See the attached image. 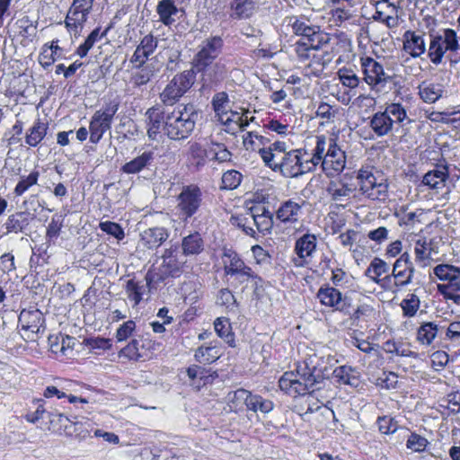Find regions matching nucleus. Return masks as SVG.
<instances>
[{"instance_id":"0e129e2a","label":"nucleus","mask_w":460,"mask_h":460,"mask_svg":"<svg viewBox=\"0 0 460 460\" xmlns=\"http://www.w3.org/2000/svg\"><path fill=\"white\" fill-rule=\"evenodd\" d=\"M428 445L429 441L427 438L415 432L409 436L406 442L407 448L416 453L424 452Z\"/></svg>"},{"instance_id":"a19ab883","label":"nucleus","mask_w":460,"mask_h":460,"mask_svg":"<svg viewBox=\"0 0 460 460\" xmlns=\"http://www.w3.org/2000/svg\"><path fill=\"white\" fill-rule=\"evenodd\" d=\"M257 0H233L230 7L234 19L249 18L254 12Z\"/></svg>"},{"instance_id":"8fccbe9b","label":"nucleus","mask_w":460,"mask_h":460,"mask_svg":"<svg viewBox=\"0 0 460 460\" xmlns=\"http://www.w3.org/2000/svg\"><path fill=\"white\" fill-rule=\"evenodd\" d=\"M251 392L243 388L229 393L228 402L231 410L237 412L243 410V406L247 408Z\"/></svg>"},{"instance_id":"37998d69","label":"nucleus","mask_w":460,"mask_h":460,"mask_svg":"<svg viewBox=\"0 0 460 460\" xmlns=\"http://www.w3.org/2000/svg\"><path fill=\"white\" fill-rule=\"evenodd\" d=\"M48 128L49 126L47 123L37 119L26 134V144L30 146H37L45 137Z\"/></svg>"},{"instance_id":"aec40b11","label":"nucleus","mask_w":460,"mask_h":460,"mask_svg":"<svg viewBox=\"0 0 460 460\" xmlns=\"http://www.w3.org/2000/svg\"><path fill=\"white\" fill-rule=\"evenodd\" d=\"M155 160V153L152 149H146L131 159L129 162L125 163L120 171L126 174H137L144 171H150L154 166Z\"/></svg>"},{"instance_id":"13d9d810","label":"nucleus","mask_w":460,"mask_h":460,"mask_svg":"<svg viewBox=\"0 0 460 460\" xmlns=\"http://www.w3.org/2000/svg\"><path fill=\"white\" fill-rule=\"evenodd\" d=\"M420 301L417 295L408 294L407 296L401 302V307L403 315L406 317H413L416 315L420 309Z\"/></svg>"},{"instance_id":"a18cd8bd","label":"nucleus","mask_w":460,"mask_h":460,"mask_svg":"<svg viewBox=\"0 0 460 460\" xmlns=\"http://www.w3.org/2000/svg\"><path fill=\"white\" fill-rule=\"evenodd\" d=\"M308 60L309 63L304 67V75L305 76L311 77L320 76L328 64V61L324 59V56L323 54H315L314 53Z\"/></svg>"},{"instance_id":"603ef678","label":"nucleus","mask_w":460,"mask_h":460,"mask_svg":"<svg viewBox=\"0 0 460 460\" xmlns=\"http://www.w3.org/2000/svg\"><path fill=\"white\" fill-rule=\"evenodd\" d=\"M438 331V328L435 323H424L418 329L417 340L422 345H430L436 338Z\"/></svg>"},{"instance_id":"c9c22d12","label":"nucleus","mask_w":460,"mask_h":460,"mask_svg":"<svg viewBox=\"0 0 460 460\" xmlns=\"http://www.w3.org/2000/svg\"><path fill=\"white\" fill-rule=\"evenodd\" d=\"M179 9L173 0H161L156 5V13L159 21L165 26L170 27L175 23L174 16L178 13Z\"/></svg>"},{"instance_id":"864d4df0","label":"nucleus","mask_w":460,"mask_h":460,"mask_svg":"<svg viewBox=\"0 0 460 460\" xmlns=\"http://www.w3.org/2000/svg\"><path fill=\"white\" fill-rule=\"evenodd\" d=\"M390 267L387 262L380 258H374L366 270V275L374 282L379 283V278L389 271Z\"/></svg>"},{"instance_id":"3c124183","label":"nucleus","mask_w":460,"mask_h":460,"mask_svg":"<svg viewBox=\"0 0 460 460\" xmlns=\"http://www.w3.org/2000/svg\"><path fill=\"white\" fill-rule=\"evenodd\" d=\"M274 408L272 401L263 398L261 395L251 393L250 400H248L247 410L253 412L269 413Z\"/></svg>"},{"instance_id":"79ce46f5","label":"nucleus","mask_w":460,"mask_h":460,"mask_svg":"<svg viewBox=\"0 0 460 460\" xmlns=\"http://www.w3.org/2000/svg\"><path fill=\"white\" fill-rule=\"evenodd\" d=\"M183 254L197 255L204 249V242L199 233L195 232L185 236L181 242Z\"/></svg>"},{"instance_id":"393cba45","label":"nucleus","mask_w":460,"mask_h":460,"mask_svg":"<svg viewBox=\"0 0 460 460\" xmlns=\"http://www.w3.org/2000/svg\"><path fill=\"white\" fill-rule=\"evenodd\" d=\"M197 72L201 73L203 85L212 86L222 82L227 75L228 69L226 63L219 59L216 62L207 66L204 69H199Z\"/></svg>"},{"instance_id":"9d476101","label":"nucleus","mask_w":460,"mask_h":460,"mask_svg":"<svg viewBox=\"0 0 460 460\" xmlns=\"http://www.w3.org/2000/svg\"><path fill=\"white\" fill-rule=\"evenodd\" d=\"M192 82L189 73L183 72L172 77L160 93L161 102L166 106H172L191 87Z\"/></svg>"},{"instance_id":"f3484780","label":"nucleus","mask_w":460,"mask_h":460,"mask_svg":"<svg viewBox=\"0 0 460 460\" xmlns=\"http://www.w3.org/2000/svg\"><path fill=\"white\" fill-rule=\"evenodd\" d=\"M305 201L297 199H288L280 204L276 211V218L285 225L298 223L304 216V205Z\"/></svg>"},{"instance_id":"338daca9","label":"nucleus","mask_w":460,"mask_h":460,"mask_svg":"<svg viewBox=\"0 0 460 460\" xmlns=\"http://www.w3.org/2000/svg\"><path fill=\"white\" fill-rule=\"evenodd\" d=\"M99 227L102 232L114 236L118 240H122L125 237L124 230L118 223L111 221L101 222Z\"/></svg>"},{"instance_id":"c756f323","label":"nucleus","mask_w":460,"mask_h":460,"mask_svg":"<svg viewBox=\"0 0 460 460\" xmlns=\"http://www.w3.org/2000/svg\"><path fill=\"white\" fill-rule=\"evenodd\" d=\"M149 341L143 338L133 339L119 351V356L137 361L147 357Z\"/></svg>"},{"instance_id":"c85d7f7f","label":"nucleus","mask_w":460,"mask_h":460,"mask_svg":"<svg viewBox=\"0 0 460 460\" xmlns=\"http://www.w3.org/2000/svg\"><path fill=\"white\" fill-rule=\"evenodd\" d=\"M448 176L449 172L447 166L437 165L433 170L424 174L421 184L430 190H439L445 187Z\"/></svg>"},{"instance_id":"b1692460","label":"nucleus","mask_w":460,"mask_h":460,"mask_svg":"<svg viewBox=\"0 0 460 460\" xmlns=\"http://www.w3.org/2000/svg\"><path fill=\"white\" fill-rule=\"evenodd\" d=\"M19 323L22 330L33 334L43 332L45 329V319L39 309H23L19 315Z\"/></svg>"},{"instance_id":"ea45409f","label":"nucleus","mask_w":460,"mask_h":460,"mask_svg":"<svg viewBox=\"0 0 460 460\" xmlns=\"http://www.w3.org/2000/svg\"><path fill=\"white\" fill-rule=\"evenodd\" d=\"M339 112V106L335 104L331 105L325 102H320L316 107L315 117L321 120V126H326L335 122Z\"/></svg>"},{"instance_id":"4c0bfd02","label":"nucleus","mask_w":460,"mask_h":460,"mask_svg":"<svg viewBox=\"0 0 460 460\" xmlns=\"http://www.w3.org/2000/svg\"><path fill=\"white\" fill-rule=\"evenodd\" d=\"M49 427L48 429L52 432L61 433L64 431L67 435H71V432L68 430V423L74 424L77 426L79 422L75 421V417L72 419L62 414V413H49Z\"/></svg>"},{"instance_id":"473e14b6","label":"nucleus","mask_w":460,"mask_h":460,"mask_svg":"<svg viewBox=\"0 0 460 460\" xmlns=\"http://www.w3.org/2000/svg\"><path fill=\"white\" fill-rule=\"evenodd\" d=\"M447 91L442 84L432 82H422L419 85V95L426 103H434L440 98L446 96Z\"/></svg>"},{"instance_id":"423d86ee","label":"nucleus","mask_w":460,"mask_h":460,"mask_svg":"<svg viewBox=\"0 0 460 460\" xmlns=\"http://www.w3.org/2000/svg\"><path fill=\"white\" fill-rule=\"evenodd\" d=\"M94 0H73L64 23L70 35L78 38L93 11Z\"/></svg>"},{"instance_id":"6ab92c4d","label":"nucleus","mask_w":460,"mask_h":460,"mask_svg":"<svg viewBox=\"0 0 460 460\" xmlns=\"http://www.w3.org/2000/svg\"><path fill=\"white\" fill-rule=\"evenodd\" d=\"M433 274L446 284H438V287L447 288V290L453 289L460 291V267L452 264L441 263L434 267Z\"/></svg>"},{"instance_id":"2f4dec72","label":"nucleus","mask_w":460,"mask_h":460,"mask_svg":"<svg viewBox=\"0 0 460 460\" xmlns=\"http://www.w3.org/2000/svg\"><path fill=\"white\" fill-rule=\"evenodd\" d=\"M394 121L385 111L376 112L370 119L369 127L374 134L382 137L389 135L394 129Z\"/></svg>"},{"instance_id":"09e8293b","label":"nucleus","mask_w":460,"mask_h":460,"mask_svg":"<svg viewBox=\"0 0 460 460\" xmlns=\"http://www.w3.org/2000/svg\"><path fill=\"white\" fill-rule=\"evenodd\" d=\"M221 356L220 349L217 346H200L195 351V359L202 364L215 362Z\"/></svg>"},{"instance_id":"20e7f679","label":"nucleus","mask_w":460,"mask_h":460,"mask_svg":"<svg viewBox=\"0 0 460 460\" xmlns=\"http://www.w3.org/2000/svg\"><path fill=\"white\" fill-rule=\"evenodd\" d=\"M429 37L428 57L433 65L441 64L446 52L460 49L459 37L453 29H443L437 33H430Z\"/></svg>"},{"instance_id":"5fc2aeb1","label":"nucleus","mask_w":460,"mask_h":460,"mask_svg":"<svg viewBox=\"0 0 460 460\" xmlns=\"http://www.w3.org/2000/svg\"><path fill=\"white\" fill-rule=\"evenodd\" d=\"M39 177H40V172L38 171H32L28 175H22L13 190V193L16 196H22L31 187L37 184V182L39 181Z\"/></svg>"},{"instance_id":"72a5a7b5","label":"nucleus","mask_w":460,"mask_h":460,"mask_svg":"<svg viewBox=\"0 0 460 460\" xmlns=\"http://www.w3.org/2000/svg\"><path fill=\"white\" fill-rule=\"evenodd\" d=\"M251 218L261 233H270L273 226V215L264 206L251 208Z\"/></svg>"},{"instance_id":"0eeeda50","label":"nucleus","mask_w":460,"mask_h":460,"mask_svg":"<svg viewBox=\"0 0 460 460\" xmlns=\"http://www.w3.org/2000/svg\"><path fill=\"white\" fill-rule=\"evenodd\" d=\"M224 271L226 276L234 277L237 283L243 284L249 280H261L260 277L247 266L240 256L232 250H225L222 257Z\"/></svg>"},{"instance_id":"6e6d98bb","label":"nucleus","mask_w":460,"mask_h":460,"mask_svg":"<svg viewBox=\"0 0 460 460\" xmlns=\"http://www.w3.org/2000/svg\"><path fill=\"white\" fill-rule=\"evenodd\" d=\"M208 154L211 155L212 160L218 163H226L232 160V153L221 143L212 142Z\"/></svg>"},{"instance_id":"a878e982","label":"nucleus","mask_w":460,"mask_h":460,"mask_svg":"<svg viewBox=\"0 0 460 460\" xmlns=\"http://www.w3.org/2000/svg\"><path fill=\"white\" fill-rule=\"evenodd\" d=\"M158 40L152 34H147L137 46L129 61L131 64L144 65L148 63L149 57L155 51Z\"/></svg>"},{"instance_id":"ddd939ff","label":"nucleus","mask_w":460,"mask_h":460,"mask_svg":"<svg viewBox=\"0 0 460 460\" xmlns=\"http://www.w3.org/2000/svg\"><path fill=\"white\" fill-rule=\"evenodd\" d=\"M415 268L408 252H403L394 263L392 273L384 278L385 280L394 279V286L403 288L412 282Z\"/></svg>"},{"instance_id":"cd10ccee","label":"nucleus","mask_w":460,"mask_h":460,"mask_svg":"<svg viewBox=\"0 0 460 460\" xmlns=\"http://www.w3.org/2000/svg\"><path fill=\"white\" fill-rule=\"evenodd\" d=\"M179 255V252L174 249H166L162 256V270L164 274L172 277H177L181 274L182 267L185 263Z\"/></svg>"},{"instance_id":"de8ad7c7","label":"nucleus","mask_w":460,"mask_h":460,"mask_svg":"<svg viewBox=\"0 0 460 460\" xmlns=\"http://www.w3.org/2000/svg\"><path fill=\"white\" fill-rule=\"evenodd\" d=\"M29 225L27 215L24 212H18L8 217L4 223L6 233H21Z\"/></svg>"},{"instance_id":"c03bdc74","label":"nucleus","mask_w":460,"mask_h":460,"mask_svg":"<svg viewBox=\"0 0 460 460\" xmlns=\"http://www.w3.org/2000/svg\"><path fill=\"white\" fill-rule=\"evenodd\" d=\"M211 104L219 121L231 111L230 100L226 92L217 93L212 98Z\"/></svg>"},{"instance_id":"052dcab7","label":"nucleus","mask_w":460,"mask_h":460,"mask_svg":"<svg viewBox=\"0 0 460 460\" xmlns=\"http://www.w3.org/2000/svg\"><path fill=\"white\" fill-rule=\"evenodd\" d=\"M415 261L421 267H426L430 260L431 253L425 240L419 239L414 247Z\"/></svg>"},{"instance_id":"7c9ffc66","label":"nucleus","mask_w":460,"mask_h":460,"mask_svg":"<svg viewBox=\"0 0 460 460\" xmlns=\"http://www.w3.org/2000/svg\"><path fill=\"white\" fill-rule=\"evenodd\" d=\"M327 139L324 135L315 137V146L312 149L311 153H308V156H305V162L310 167V172H314L318 165L323 168V159H325V154L327 152Z\"/></svg>"},{"instance_id":"4468645a","label":"nucleus","mask_w":460,"mask_h":460,"mask_svg":"<svg viewBox=\"0 0 460 460\" xmlns=\"http://www.w3.org/2000/svg\"><path fill=\"white\" fill-rule=\"evenodd\" d=\"M223 46L220 37H212L204 40L199 46V51L193 58V67L196 71L206 68L214 62L219 55Z\"/></svg>"},{"instance_id":"2eb2a0df","label":"nucleus","mask_w":460,"mask_h":460,"mask_svg":"<svg viewBox=\"0 0 460 460\" xmlns=\"http://www.w3.org/2000/svg\"><path fill=\"white\" fill-rule=\"evenodd\" d=\"M346 165L345 152L336 144L334 139H330L325 159H323V172L327 176L340 174Z\"/></svg>"},{"instance_id":"e433bc0d","label":"nucleus","mask_w":460,"mask_h":460,"mask_svg":"<svg viewBox=\"0 0 460 460\" xmlns=\"http://www.w3.org/2000/svg\"><path fill=\"white\" fill-rule=\"evenodd\" d=\"M333 378L341 385L358 386L359 384V372L350 366H340L333 370Z\"/></svg>"},{"instance_id":"680f3d73","label":"nucleus","mask_w":460,"mask_h":460,"mask_svg":"<svg viewBox=\"0 0 460 460\" xmlns=\"http://www.w3.org/2000/svg\"><path fill=\"white\" fill-rule=\"evenodd\" d=\"M337 75L341 84L348 88L354 89L359 84V77L350 68L342 67Z\"/></svg>"},{"instance_id":"9b49d317","label":"nucleus","mask_w":460,"mask_h":460,"mask_svg":"<svg viewBox=\"0 0 460 460\" xmlns=\"http://www.w3.org/2000/svg\"><path fill=\"white\" fill-rule=\"evenodd\" d=\"M305 156H308L306 150L293 149L288 151L279 172L287 178H295L310 172Z\"/></svg>"},{"instance_id":"69168bd1","label":"nucleus","mask_w":460,"mask_h":460,"mask_svg":"<svg viewBox=\"0 0 460 460\" xmlns=\"http://www.w3.org/2000/svg\"><path fill=\"white\" fill-rule=\"evenodd\" d=\"M256 141L261 145H265L269 142V139L253 131L247 132L246 135L243 136V143L246 150L255 151L257 148L259 149L260 147Z\"/></svg>"},{"instance_id":"f03ea898","label":"nucleus","mask_w":460,"mask_h":460,"mask_svg":"<svg viewBox=\"0 0 460 460\" xmlns=\"http://www.w3.org/2000/svg\"><path fill=\"white\" fill-rule=\"evenodd\" d=\"M198 117L192 103L164 109V132L172 140H184L193 132Z\"/></svg>"},{"instance_id":"f8f14e48","label":"nucleus","mask_w":460,"mask_h":460,"mask_svg":"<svg viewBox=\"0 0 460 460\" xmlns=\"http://www.w3.org/2000/svg\"><path fill=\"white\" fill-rule=\"evenodd\" d=\"M361 70L364 75V81L370 86L371 90L380 91L390 76L385 73L383 66L370 57L360 58Z\"/></svg>"},{"instance_id":"bf43d9fd","label":"nucleus","mask_w":460,"mask_h":460,"mask_svg":"<svg viewBox=\"0 0 460 460\" xmlns=\"http://www.w3.org/2000/svg\"><path fill=\"white\" fill-rule=\"evenodd\" d=\"M331 35L321 30L315 31L305 40V43L313 51L320 50L330 43Z\"/></svg>"},{"instance_id":"39448f33","label":"nucleus","mask_w":460,"mask_h":460,"mask_svg":"<svg viewBox=\"0 0 460 460\" xmlns=\"http://www.w3.org/2000/svg\"><path fill=\"white\" fill-rule=\"evenodd\" d=\"M119 106L118 101H110L92 116L89 125L90 141L92 143L97 144L102 138L104 133L111 128Z\"/></svg>"},{"instance_id":"6e6552de","label":"nucleus","mask_w":460,"mask_h":460,"mask_svg":"<svg viewBox=\"0 0 460 460\" xmlns=\"http://www.w3.org/2000/svg\"><path fill=\"white\" fill-rule=\"evenodd\" d=\"M203 203V193L196 184L184 185L177 196V208L184 221L194 216Z\"/></svg>"},{"instance_id":"a211bd4d","label":"nucleus","mask_w":460,"mask_h":460,"mask_svg":"<svg viewBox=\"0 0 460 460\" xmlns=\"http://www.w3.org/2000/svg\"><path fill=\"white\" fill-rule=\"evenodd\" d=\"M316 250V236L305 234L298 238L295 244V252L297 258L294 259L296 267H304L309 263L310 258Z\"/></svg>"},{"instance_id":"dca6fc26","label":"nucleus","mask_w":460,"mask_h":460,"mask_svg":"<svg viewBox=\"0 0 460 460\" xmlns=\"http://www.w3.org/2000/svg\"><path fill=\"white\" fill-rule=\"evenodd\" d=\"M284 141H275L268 147L259 148V154L265 164L273 172H279L288 151Z\"/></svg>"},{"instance_id":"e2e57ef3","label":"nucleus","mask_w":460,"mask_h":460,"mask_svg":"<svg viewBox=\"0 0 460 460\" xmlns=\"http://www.w3.org/2000/svg\"><path fill=\"white\" fill-rule=\"evenodd\" d=\"M221 188L225 190H234L242 181V174L236 170H229L224 172Z\"/></svg>"},{"instance_id":"774afa93","label":"nucleus","mask_w":460,"mask_h":460,"mask_svg":"<svg viewBox=\"0 0 460 460\" xmlns=\"http://www.w3.org/2000/svg\"><path fill=\"white\" fill-rule=\"evenodd\" d=\"M377 425L380 432L385 435L393 434L398 429L397 421L389 416L378 417Z\"/></svg>"},{"instance_id":"412c9836","label":"nucleus","mask_w":460,"mask_h":460,"mask_svg":"<svg viewBox=\"0 0 460 460\" xmlns=\"http://www.w3.org/2000/svg\"><path fill=\"white\" fill-rule=\"evenodd\" d=\"M424 37V31H406L402 35L403 50L413 58L421 57L427 51Z\"/></svg>"},{"instance_id":"f704fd0d","label":"nucleus","mask_w":460,"mask_h":460,"mask_svg":"<svg viewBox=\"0 0 460 460\" xmlns=\"http://www.w3.org/2000/svg\"><path fill=\"white\" fill-rule=\"evenodd\" d=\"M146 116L147 118V135L151 139H156V137L160 133L161 129L164 130V110L160 111L158 108H149Z\"/></svg>"},{"instance_id":"f257e3e1","label":"nucleus","mask_w":460,"mask_h":460,"mask_svg":"<svg viewBox=\"0 0 460 460\" xmlns=\"http://www.w3.org/2000/svg\"><path fill=\"white\" fill-rule=\"evenodd\" d=\"M316 360L315 356H310L304 361V367H298L296 373H284L279 380V388L293 397L318 389V385L323 380V372L317 367Z\"/></svg>"},{"instance_id":"1a4fd4ad","label":"nucleus","mask_w":460,"mask_h":460,"mask_svg":"<svg viewBox=\"0 0 460 460\" xmlns=\"http://www.w3.org/2000/svg\"><path fill=\"white\" fill-rule=\"evenodd\" d=\"M320 303L343 314H350L351 298L330 285L321 287L316 294Z\"/></svg>"},{"instance_id":"7ed1b4c3","label":"nucleus","mask_w":460,"mask_h":460,"mask_svg":"<svg viewBox=\"0 0 460 460\" xmlns=\"http://www.w3.org/2000/svg\"><path fill=\"white\" fill-rule=\"evenodd\" d=\"M356 180L359 193L372 201L385 202L389 199L387 179L372 166H362Z\"/></svg>"},{"instance_id":"bb28decb","label":"nucleus","mask_w":460,"mask_h":460,"mask_svg":"<svg viewBox=\"0 0 460 460\" xmlns=\"http://www.w3.org/2000/svg\"><path fill=\"white\" fill-rule=\"evenodd\" d=\"M167 230L164 227H152L140 234L139 246L154 250L160 247L168 238Z\"/></svg>"},{"instance_id":"58836bf2","label":"nucleus","mask_w":460,"mask_h":460,"mask_svg":"<svg viewBox=\"0 0 460 460\" xmlns=\"http://www.w3.org/2000/svg\"><path fill=\"white\" fill-rule=\"evenodd\" d=\"M385 112L393 119L394 125L402 127L410 125L412 120L409 118L407 109L401 102L386 103Z\"/></svg>"},{"instance_id":"49530a36","label":"nucleus","mask_w":460,"mask_h":460,"mask_svg":"<svg viewBox=\"0 0 460 460\" xmlns=\"http://www.w3.org/2000/svg\"><path fill=\"white\" fill-rule=\"evenodd\" d=\"M214 329L217 334L223 339L230 347H234V335L232 332L231 323L227 318L218 317L214 323Z\"/></svg>"},{"instance_id":"4d7b16f0","label":"nucleus","mask_w":460,"mask_h":460,"mask_svg":"<svg viewBox=\"0 0 460 460\" xmlns=\"http://www.w3.org/2000/svg\"><path fill=\"white\" fill-rule=\"evenodd\" d=\"M144 290V285L135 279H128L125 286L127 296L134 303V306L137 305L141 302Z\"/></svg>"},{"instance_id":"5701e85b","label":"nucleus","mask_w":460,"mask_h":460,"mask_svg":"<svg viewBox=\"0 0 460 460\" xmlns=\"http://www.w3.org/2000/svg\"><path fill=\"white\" fill-rule=\"evenodd\" d=\"M355 190L356 187H354L353 184L342 179L332 180L326 187L327 195L331 199L341 206H343L342 203L348 202L350 199Z\"/></svg>"},{"instance_id":"4be33fe9","label":"nucleus","mask_w":460,"mask_h":460,"mask_svg":"<svg viewBox=\"0 0 460 460\" xmlns=\"http://www.w3.org/2000/svg\"><path fill=\"white\" fill-rule=\"evenodd\" d=\"M135 71L130 75L129 83L134 88H141L147 84L152 78L160 71L159 64L151 59L144 65L134 64Z\"/></svg>"}]
</instances>
